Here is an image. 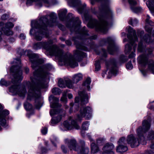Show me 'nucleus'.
Instances as JSON below:
<instances>
[{
  "instance_id": "nucleus-1",
  "label": "nucleus",
  "mask_w": 154,
  "mask_h": 154,
  "mask_svg": "<svg viewBox=\"0 0 154 154\" xmlns=\"http://www.w3.org/2000/svg\"><path fill=\"white\" fill-rule=\"evenodd\" d=\"M17 53L20 56L25 54L29 57L32 63L31 67L33 69L38 68L33 72V75L30 76L32 82L28 81L26 82V85L29 88L27 100L30 101L34 99L36 108L39 109L42 105L40 98V90L45 87V83L48 75L47 70L51 69V66L46 64L40 66V65L44 63V60L38 58V55L33 53L30 50L24 51L23 50L19 49Z\"/></svg>"
},
{
  "instance_id": "nucleus-2",
  "label": "nucleus",
  "mask_w": 154,
  "mask_h": 154,
  "mask_svg": "<svg viewBox=\"0 0 154 154\" xmlns=\"http://www.w3.org/2000/svg\"><path fill=\"white\" fill-rule=\"evenodd\" d=\"M53 43L52 40L47 42L42 41V48L48 52L50 55H54L57 57L59 60L63 62L65 65L74 68L78 66V62L86 56V54L78 50L74 51V57L68 52L64 53L63 51L56 45H51Z\"/></svg>"
},
{
  "instance_id": "nucleus-3",
  "label": "nucleus",
  "mask_w": 154,
  "mask_h": 154,
  "mask_svg": "<svg viewBox=\"0 0 154 154\" xmlns=\"http://www.w3.org/2000/svg\"><path fill=\"white\" fill-rule=\"evenodd\" d=\"M67 12L66 10H64L61 11L59 13V19L62 21H64L66 20H68L70 22H72L73 25L71 27L68 23L66 25V26L70 28V30L71 32H75L79 34L82 37L80 39H83L84 44L87 45L88 42L87 41L88 39L91 40L95 39L96 38L97 36L96 35L88 37V33L87 30L85 29V27L84 26L82 29H80V24L81 22L78 17L75 18L72 16L71 13H69L67 17H66V15ZM75 44L76 45L77 49L87 51H88L87 48L83 45L84 44L79 42L77 41H75Z\"/></svg>"
},
{
  "instance_id": "nucleus-4",
  "label": "nucleus",
  "mask_w": 154,
  "mask_h": 154,
  "mask_svg": "<svg viewBox=\"0 0 154 154\" xmlns=\"http://www.w3.org/2000/svg\"><path fill=\"white\" fill-rule=\"evenodd\" d=\"M103 14H98L95 8L91 9L92 13L96 14L99 19V21L94 19H91L88 25L90 28H95L96 30L103 32H105L107 26L112 21V14L108 5H103L100 8Z\"/></svg>"
},
{
  "instance_id": "nucleus-5",
  "label": "nucleus",
  "mask_w": 154,
  "mask_h": 154,
  "mask_svg": "<svg viewBox=\"0 0 154 154\" xmlns=\"http://www.w3.org/2000/svg\"><path fill=\"white\" fill-rule=\"evenodd\" d=\"M57 18V15L52 13L49 16L47 15L41 17L39 20L35 22V27L38 30L35 34V38L37 40H41L43 35L47 36V27L53 26V23L55 22Z\"/></svg>"
},
{
  "instance_id": "nucleus-6",
  "label": "nucleus",
  "mask_w": 154,
  "mask_h": 154,
  "mask_svg": "<svg viewBox=\"0 0 154 154\" xmlns=\"http://www.w3.org/2000/svg\"><path fill=\"white\" fill-rule=\"evenodd\" d=\"M15 60L18 64L16 66H12L10 69L11 72L13 73L12 75L14 77V79L11 80V82L14 85L9 88V90L10 92L17 93L20 96H23L26 93V88L23 87L20 88L17 84L23 79L22 72L20 69V60L19 58Z\"/></svg>"
},
{
  "instance_id": "nucleus-7",
  "label": "nucleus",
  "mask_w": 154,
  "mask_h": 154,
  "mask_svg": "<svg viewBox=\"0 0 154 154\" xmlns=\"http://www.w3.org/2000/svg\"><path fill=\"white\" fill-rule=\"evenodd\" d=\"M151 126V119L149 118L147 120H144L142 123V126H140L137 130L138 138L134 135L131 134L127 138V143L132 148L137 147L140 144V141L143 144L145 143L146 132L149 129Z\"/></svg>"
},
{
  "instance_id": "nucleus-8",
  "label": "nucleus",
  "mask_w": 154,
  "mask_h": 154,
  "mask_svg": "<svg viewBox=\"0 0 154 154\" xmlns=\"http://www.w3.org/2000/svg\"><path fill=\"white\" fill-rule=\"evenodd\" d=\"M49 100L50 102L51 100H53V103L51 102L50 103L51 108H57L56 109L51 110L50 112L51 116H52L55 114H59L57 116L53 117L51 120V123L53 125H56L61 121L62 117V114L65 115V112L62 109L58 108L61 106V104L58 103L59 101L58 98L52 95H51L49 97Z\"/></svg>"
},
{
  "instance_id": "nucleus-9",
  "label": "nucleus",
  "mask_w": 154,
  "mask_h": 154,
  "mask_svg": "<svg viewBox=\"0 0 154 154\" xmlns=\"http://www.w3.org/2000/svg\"><path fill=\"white\" fill-rule=\"evenodd\" d=\"M128 31L129 33L128 34L127 37L129 40L130 44H127L125 46V52L126 54L129 53L132 49V46H134L133 50L134 52H135L137 45L135 44L134 42L138 41L135 31L131 26H129Z\"/></svg>"
},
{
  "instance_id": "nucleus-10",
  "label": "nucleus",
  "mask_w": 154,
  "mask_h": 154,
  "mask_svg": "<svg viewBox=\"0 0 154 154\" xmlns=\"http://www.w3.org/2000/svg\"><path fill=\"white\" fill-rule=\"evenodd\" d=\"M80 115L78 114L77 115V119L81 120L83 117H85L86 119H88L90 118L92 116V109L91 107L88 106L85 107H81L80 110Z\"/></svg>"
},
{
  "instance_id": "nucleus-11",
  "label": "nucleus",
  "mask_w": 154,
  "mask_h": 154,
  "mask_svg": "<svg viewBox=\"0 0 154 154\" xmlns=\"http://www.w3.org/2000/svg\"><path fill=\"white\" fill-rule=\"evenodd\" d=\"M103 42L109 44L107 50L108 52L110 54H113L118 49V47L116 44L111 38L108 37L105 39Z\"/></svg>"
},
{
  "instance_id": "nucleus-12",
  "label": "nucleus",
  "mask_w": 154,
  "mask_h": 154,
  "mask_svg": "<svg viewBox=\"0 0 154 154\" xmlns=\"http://www.w3.org/2000/svg\"><path fill=\"white\" fill-rule=\"evenodd\" d=\"M106 65L107 69H109L110 71L113 74L115 75L117 72L116 63L114 59L106 62Z\"/></svg>"
},
{
  "instance_id": "nucleus-13",
  "label": "nucleus",
  "mask_w": 154,
  "mask_h": 154,
  "mask_svg": "<svg viewBox=\"0 0 154 154\" xmlns=\"http://www.w3.org/2000/svg\"><path fill=\"white\" fill-rule=\"evenodd\" d=\"M64 141L65 143L67 144L68 147L71 150H73L76 152L78 147L77 142L75 139H66Z\"/></svg>"
},
{
  "instance_id": "nucleus-14",
  "label": "nucleus",
  "mask_w": 154,
  "mask_h": 154,
  "mask_svg": "<svg viewBox=\"0 0 154 154\" xmlns=\"http://www.w3.org/2000/svg\"><path fill=\"white\" fill-rule=\"evenodd\" d=\"M14 25L11 22H8L6 23L5 27H1L2 30L3 31L5 35L7 36L12 35L13 32L10 30V28L13 27Z\"/></svg>"
},
{
  "instance_id": "nucleus-15",
  "label": "nucleus",
  "mask_w": 154,
  "mask_h": 154,
  "mask_svg": "<svg viewBox=\"0 0 154 154\" xmlns=\"http://www.w3.org/2000/svg\"><path fill=\"white\" fill-rule=\"evenodd\" d=\"M78 93L80 97L81 105H83L88 103V97L85 91H80Z\"/></svg>"
},
{
  "instance_id": "nucleus-16",
  "label": "nucleus",
  "mask_w": 154,
  "mask_h": 154,
  "mask_svg": "<svg viewBox=\"0 0 154 154\" xmlns=\"http://www.w3.org/2000/svg\"><path fill=\"white\" fill-rule=\"evenodd\" d=\"M63 124L64 127L69 130H71L73 127L76 129H79L80 128L76 122L74 120L72 121L71 124H70L67 121H64Z\"/></svg>"
},
{
  "instance_id": "nucleus-17",
  "label": "nucleus",
  "mask_w": 154,
  "mask_h": 154,
  "mask_svg": "<svg viewBox=\"0 0 154 154\" xmlns=\"http://www.w3.org/2000/svg\"><path fill=\"white\" fill-rule=\"evenodd\" d=\"M114 148V146L112 143H108L103 146L102 150L104 153H110L114 154V152L112 151Z\"/></svg>"
},
{
  "instance_id": "nucleus-18",
  "label": "nucleus",
  "mask_w": 154,
  "mask_h": 154,
  "mask_svg": "<svg viewBox=\"0 0 154 154\" xmlns=\"http://www.w3.org/2000/svg\"><path fill=\"white\" fill-rule=\"evenodd\" d=\"M9 112L6 110H3L0 114V124L2 126H5L6 123V120L5 117L9 114Z\"/></svg>"
},
{
  "instance_id": "nucleus-19",
  "label": "nucleus",
  "mask_w": 154,
  "mask_h": 154,
  "mask_svg": "<svg viewBox=\"0 0 154 154\" xmlns=\"http://www.w3.org/2000/svg\"><path fill=\"white\" fill-rule=\"evenodd\" d=\"M128 2L131 5V8L132 11L134 13H138L141 12L142 9L140 7H134V6L137 5V2L134 0H128Z\"/></svg>"
},
{
  "instance_id": "nucleus-20",
  "label": "nucleus",
  "mask_w": 154,
  "mask_h": 154,
  "mask_svg": "<svg viewBox=\"0 0 154 154\" xmlns=\"http://www.w3.org/2000/svg\"><path fill=\"white\" fill-rule=\"evenodd\" d=\"M76 152L78 154H88L89 149V148L87 147L83 148L78 147Z\"/></svg>"
},
{
  "instance_id": "nucleus-21",
  "label": "nucleus",
  "mask_w": 154,
  "mask_h": 154,
  "mask_svg": "<svg viewBox=\"0 0 154 154\" xmlns=\"http://www.w3.org/2000/svg\"><path fill=\"white\" fill-rule=\"evenodd\" d=\"M82 75L81 73H79L74 75L72 78V80L73 81V83H77L82 80Z\"/></svg>"
},
{
  "instance_id": "nucleus-22",
  "label": "nucleus",
  "mask_w": 154,
  "mask_h": 154,
  "mask_svg": "<svg viewBox=\"0 0 154 154\" xmlns=\"http://www.w3.org/2000/svg\"><path fill=\"white\" fill-rule=\"evenodd\" d=\"M128 150L127 146L119 144L116 148V151L118 152H124Z\"/></svg>"
},
{
  "instance_id": "nucleus-23",
  "label": "nucleus",
  "mask_w": 154,
  "mask_h": 154,
  "mask_svg": "<svg viewBox=\"0 0 154 154\" xmlns=\"http://www.w3.org/2000/svg\"><path fill=\"white\" fill-rule=\"evenodd\" d=\"M91 152L92 153H95L99 151V148L94 143L91 144Z\"/></svg>"
},
{
  "instance_id": "nucleus-24",
  "label": "nucleus",
  "mask_w": 154,
  "mask_h": 154,
  "mask_svg": "<svg viewBox=\"0 0 154 154\" xmlns=\"http://www.w3.org/2000/svg\"><path fill=\"white\" fill-rule=\"evenodd\" d=\"M65 84L67 87L69 88H73V81L70 79L66 80Z\"/></svg>"
},
{
  "instance_id": "nucleus-25",
  "label": "nucleus",
  "mask_w": 154,
  "mask_h": 154,
  "mask_svg": "<svg viewBox=\"0 0 154 154\" xmlns=\"http://www.w3.org/2000/svg\"><path fill=\"white\" fill-rule=\"evenodd\" d=\"M79 109V106L78 104L74 103L72 106L69 109V112H72L73 111L75 112L78 110Z\"/></svg>"
},
{
  "instance_id": "nucleus-26",
  "label": "nucleus",
  "mask_w": 154,
  "mask_h": 154,
  "mask_svg": "<svg viewBox=\"0 0 154 154\" xmlns=\"http://www.w3.org/2000/svg\"><path fill=\"white\" fill-rule=\"evenodd\" d=\"M91 79L89 78H88L82 84L83 85L86 86L89 91L90 90V86L89 85L91 83Z\"/></svg>"
},
{
  "instance_id": "nucleus-27",
  "label": "nucleus",
  "mask_w": 154,
  "mask_h": 154,
  "mask_svg": "<svg viewBox=\"0 0 154 154\" xmlns=\"http://www.w3.org/2000/svg\"><path fill=\"white\" fill-rule=\"evenodd\" d=\"M143 39L144 41L147 43H149L152 42L150 35H145L143 37Z\"/></svg>"
},
{
  "instance_id": "nucleus-28",
  "label": "nucleus",
  "mask_w": 154,
  "mask_h": 154,
  "mask_svg": "<svg viewBox=\"0 0 154 154\" xmlns=\"http://www.w3.org/2000/svg\"><path fill=\"white\" fill-rule=\"evenodd\" d=\"M51 92L52 94L54 95H59L61 92L60 89L56 87L52 89Z\"/></svg>"
},
{
  "instance_id": "nucleus-29",
  "label": "nucleus",
  "mask_w": 154,
  "mask_h": 154,
  "mask_svg": "<svg viewBox=\"0 0 154 154\" xmlns=\"http://www.w3.org/2000/svg\"><path fill=\"white\" fill-rule=\"evenodd\" d=\"M33 48L36 50L42 48V42L34 43L33 45Z\"/></svg>"
},
{
  "instance_id": "nucleus-30",
  "label": "nucleus",
  "mask_w": 154,
  "mask_h": 154,
  "mask_svg": "<svg viewBox=\"0 0 154 154\" xmlns=\"http://www.w3.org/2000/svg\"><path fill=\"white\" fill-rule=\"evenodd\" d=\"M69 5L71 7H75L77 5V0H67Z\"/></svg>"
},
{
  "instance_id": "nucleus-31",
  "label": "nucleus",
  "mask_w": 154,
  "mask_h": 154,
  "mask_svg": "<svg viewBox=\"0 0 154 154\" xmlns=\"http://www.w3.org/2000/svg\"><path fill=\"white\" fill-rule=\"evenodd\" d=\"M65 80H63L62 79H60L58 82V86L62 88H64L65 87L66 85L65 83Z\"/></svg>"
},
{
  "instance_id": "nucleus-32",
  "label": "nucleus",
  "mask_w": 154,
  "mask_h": 154,
  "mask_svg": "<svg viewBox=\"0 0 154 154\" xmlns=\"http://www.w3.org/2000/svg\"><path fill=\"white\" fill-rule=\"evenodd\" d=\"M101 60H96L95 61V71H98L100 69V61Z\"/></svg>"
},
{
  "instance_id": "nucleus-33",
  "label": "nucleus",
  "mask_w": 154,
  "mask_h": 154,
  "mask_svg": "<svg viewBox=\"0 0 154 154\" xmlns=\"http://www.w3.org/2000/svg\"><path fill=\"white\" fill-rule=\"evenodd\" d=\"M11 84L10 82H7L3 79H2L0 81V85H5L7 86L10 85Z\"/></svg>"
},
{
  "instance_id": "nucleus-34",
  "label": "nucleus",
  "mask_w": 154,
  "mask_h": 154,
  "mask_svg": "<svg viewBox=\"0 0 154 154\" xmlns=\"http://www.w3.org/2000/svg\"><path fill=\"white\" fill-rule=\"evenodd\" d=\"M146 137L147 139L149 140L154 139V131H149Z\"/></svg>"
},
{
  "instance_id": "nucleus-35",
  "label": "nucleus",
  "mask_w": 154,
  "mask_h": 154,
  "mask_svg": "<svg viewBox=\"0 0 154 154\" xmlns=\"http://www.w3.org/2000/svg\"><path fill=\"white\" fill-rule=\"evenodd\" d=\"M145 21L146 25L149 24L151 26H153L154 25V23L150 20V17L148 15H147V18L146 19Z\"/></svg>"
},
{
  "instance_id": "nucleus-36",
  "label": "nucleus",
  "mask_w": 154,
  "mask_h": 154,
  "mask_svg": "<svg viewBox=\"0 0 154 154\" xmlns=\"http://www.w3.org/2000/svg\"><path fill=\"white\" fill-rule=\"evenodd\" d=\"M25 109L27 110H30L32 109V105L27 102H26L24 104Z\"/></svg>"
},
{
  "instance_id": "nucleus-37",
  "label": "nucleus",
  "mask_w": 154,
  "mask_h": 154,
  "mask_svg": "<svg viewBox=\"0 0 154 154\" xmlns=\"http://www.w3.org/2000/svg\"><path fill=\"white\" fill-rule=\"evenodd\" d=\"M89 122L86 121L83 123L82 125V128L83 130H87L88 129L89 125Z\"/></svg>"
},
{
  "instance_id": "nucleus-38",
  "label": "nucleus",
  "mask_w": 154,
  "mask_h": 154,
  "mask_svg": "<svg viewBox=\"0 0 154 154\" xmlns=\"http://www.w3.org/2000/svg\"><path fill=\"white\" fill-rule=\"evenodd\" d=\"M129 23L130 25L134 26H136L138 24V21L136 19H134L133 21L132 19H130L129 21Z\"/></svg>"
},
{
  "instance_id": "nucleus-39",
  "label": "nucleus",
  "mask_w": 154,
  "mask_h": 154,
  "mask_svg": "<svg viewBox=\"0 0 154 154\" xmlns=\"http://www.w3.org/2000/svg\"><path fill=\"white\" fill-rule=\"evenodd\" d=\"M119 59L120 61L122 63L126 62L128 60L127 57L124 55H121L120 56Z\"/></svg>"
},
{
  "instance_id": "nucleus-40",
  "label": "nucleus",
  "mask_w": 154,
  "mask_h": 154,
  "mask_svg": "<svg viewBox=\"0 0 154 154\" xmlns=\"http://www.w3.org/2000/svg\"><path fill=\"white\" fill-rule=\"evenodd\" d=\"M86 5L84 4L81 7L78 9V11L80 13L83 12L86 8Z\"/></svg>"
},
{
  "instance_id": "nucleus-41",
  "label": "nucleus",
  "mask_w": 154,
  "mask_h": 154,
  "mask_svg": "<svg viewBox=\"0 0 154 154\" xmlns=\"http://www.w3.org/2000/svg\"><path fill=\"white\" fill-rule=\"evenodd\" d=\"M138 51L140 52H142L143 51V48L142 46V41H140L138 44Z\"/></svg>"
},
{
  "instance_id": "nucleus-42",
  "label": "nucleus",
  "mask_w": 154,
  "mask_h": 154,
  "mask_svg": "<svg viewBox=\"0 0 154 154\" xmlns=\"http://www.w3.org/2000/svg\"><path fill=\"white\" fill-rule=\"evenodd\" d=\"M104 143V139L103 138H99L97 140V143L99 145H102Z\"/></svg>"
},
{
  "instance_id": "nucleus-43",
  "label": "nucleus",
  "mask_w": 154,
  "mask_h": 154,
  "mask_svg": "<svg viewBox=\"0 0 154 154\" xmlns=\"http://www.w3.org/2000/svg\"><path fill=\"white\" fill-rule=\"evenodd\" d=\"M80 146H78V148H83L84 147H85V142L82 140H80L79 142Z\"/></svg>"
},
{
  "instance_id": "nucleus-44",
  "label": "nucleus",
  "mask_w": 154,
  "mask_h": 154,
  "mask_svg": "<svg viewBox=\"0 0 154 154\" xmlns=\"http://www.w3.org/2000/svg\"><path fill=\"white\" fill-rule=\"evenodd\" d=\"M126 68L129 69H131L133 67L131 61H130L126 65Z\"/></svg>"
},
{
  "instance_id": "nucleus-45",
  "label": "nucleus",
  "mask_w": 154,
  "mask_h": 154,
  "mask_svg": "<svg viewBox=\"0 0 154 154\" xmlns=\"http://www.w3.org/2000/svg\"><path fill=\"white\" fill-rule=\"evenodd\" d=\"M125 140V138L124 137H122L120 138L118 142L119 144L123 145L124 143Z\"/></svg>"
},
{
  "instance_id": "nucleus-46",
  "label": "nucleus",
  "mask_w": 154,
  "mask_h": 154,
  "mask_svg": "<svg viewBox=\"0 0 154 154\" xmlns=\"http://www.w3.org/2000/svg\"><path fill=\"white\" fill-rule=\"evenodd\" d=\"M145 29L147 32L151 33L152 29V28L149 27L148 25H146L145 26Z\"/></svg>"
},
{
  "instance_id": "nucleus-47",
  "label": "nucleus",
  "mask_w": 154,
  "mask_h": 154,
  "mask_svg": "<svg viewBox=\"0 0 154 154\" xmlns=\"http://www.w3.org/2000/svg\"><path fill=\"white\" fill-rule=\"evenodd\" d=\"M61 149L64 153H66L67 152V149L65 146L62 145L61 146Z\"/></svg>"
},
{
  "instance_id": "nucleus-48",
  "label": "nucleus",
  "mask_w": 154,
  "mask_h": 154,
  "mask_svg": "<svg viewBox=\"0 0 154 154\" xmlns=\"http://www.w3.org/2000/svg\"><path fill=\"white\" fill-rule=\"evenodd\" d=\"M58 28L61 30L64 31L65 30V26L60 24H58L57 25Z\"/></svg>"
},
{
  "instance_id": "nucleus-49",
  "label": "nucleus",
  "mask_w": 154,
  "mask_h": 154,
  "mask_svg": "<svg viewBox=\"0 0 154 154\" xmlns=\"http://www.w3.org/2000/svg\"><path fill=\"white\" fill-rule=\"evenodd\" d=\"M41 150L42 152L43 153H46L48 151V149H47L46 148H45L44 147H42L41 148Z\"/></svg>"
},
{
  "instance_id": "nucleus-50",
  "label": "nucleus",
  "mask_w": 154,
  "mask_h": 154,
  "mask_svg": "<svg viewBox=\"0 0 154 154\" xmlns=\"http://www.w3.org/2000/svg\"><path fill=\"white\" fill-rule=\"evenodd\" d=\"M47 129L46 128H45L42 130L41 132L42 134H45L47 132Z\"/></svg>"
},
{
  "instance_id": "nucleus-51",
  "label": "nucleus",
  "mask_w": 154,
  "mask_h": 154,
  "mask_svg": "<svg viewBox=\"0 0 154 154\" xmlns=\"http://www.w3.org/2000/svg\"><path fill=\"white\" fill-rule=\"evenodd\" d=\"M8 18V16L7 15L5 14L3 15L2 17H1V19L2 20H5L6 19H7Z\"/></svg>"
},
{
  "instance_id": "nucleus-52",
  "label": "nucleus",
  "mask_w": 154,
  "mask_h": 154,
  "mask_svg": "<svg viewBox=\"0 0 154 154\" xmlns=\"http://www.w3.org/2000/svg\"><path fill=\"white\" fill-rule=\"evenodd\" d=\"M145 154H154V152L150 150H147L146 151Z\"/></svg>"
},
{
  "instance_id": "nucleus-53",
  "label": "nucleus",
  "mask_w": 154,
  "mask_h": 154,
  "mask_svg": "<svg viewBox=\"0 0 154 154\" xmlns=\"http://www.w3.org/2000/svg\"><path fill=\"white\" fill-rule=\"evenodd\" d=\"M102 51L103 53V56L105 57H106L107 55V54L106 50L104 49H102Z\"/></svg>"
},
{
  "instance_id": "nucleus-54",
  "label": "nucleus",
  "mask_w": 154,
  "mask_h": 154,
  "mask_svg": "<svg viewBox=\"0 0 154 154\" xmlns=\"http://www.w3.org/2000/svg\"><path fill=\"white\" fill-rule=\"evenodd\" d=\"M135 55V54L133 52H132L131 54L129 56V58H133L134 57Z\"/></svg>"
},
{
  "instance_id": "nucleus-55",
  "label": "nucleus",
  "mask_w": 154,
  "mask_h": 154,
  "mask_svg": "<svg viewBox=\"0 0 154 154\" xmlns=\"http://www.w3.org/2000/svg\"><path fill=\"white\" fill-rule=\"evenodd\" d=\"M20 38L21 39H25L26 37L23 34L21 33L20 35Z\"/></svg>"
},
{
  "instance_id": "nucleus-56",
  "label": "nucleus",
  "mask_w": 154,
  "mask_h": 154,
  "mask_svg": "<svg viewBox=\"0 0 154 154\" xmlns=\"http://www.w3.org/2000/svg\"><path fill=\"white\" fill-rule=\"evenodd\" d=\"M79 102V98L78 97H76L75 98V103L78 104V103Z\"/></svg>"
},
{
  "instance_id": "nucleus-57",
  "label": "nucleus",
  "mask_w": 154,
  "mask_h": 154,
  "mask_svg": "<svg viewBox=\"0 0 154 154\" xmlns=\"http://www.w3.org/2000/svg\"><path fill=\"white\" fill-rule=\"evenodd\" d=\"M66 44L68 45H71L72 44L71 42L69 40H66Z\"/></svg>"
},
{
  "instance_id": "nucleus-58",
  "label": "nucleus",
  "mask_w": 154,
  "mask_h": 154,
  "mask_svg": "<svg viewBox=\"0 0 154 154\" xmlns=\"http://www.w3.org/2000/svg\"><path fill=\"white\" fill-rule=\"evenodd\" d=\"M29 69L26 67H25V72L26 74H28L29 73Z\"/></svg>"
},
{
  "instance_id": "nucleus-59",
  "label": "nucleus",
  "mask_w": 154,
  "mask_h": 154,
  "mask_svg": "<svg viewBox=\"0 0 154 154\" xmlns=\"http://www.w3.org/2000/svg\"><path fill=\"white\" fill-rule=\"evenodd\" d=\"M141 72L144 76H145L146 74V71L144 70H141Z\"/></svg>"
},
{
  "instance_id": "nucleus-60",
  "label": "nucleus",
  "mask_w": 154,
  "mask_h": 154,
  "mask_svg": "<svg viewBox=\"0 0 154 154\" xmlns=\"http://www.w3.org/2000/svg\"><path fill=\"white\" fill-rule=\"evenodd\" d=\"M35 0H32V1H31L30 0H27L26 2V4H27L31 3L32 2V1H35Z\"/></svg>"
},
{
  "instance_id": "nucleus-61",
  "label": "nucleus",
  "mask_w": 154,
  "mask_h": 154,
  "mask_svg": "<svg viewBox=\"0 0 154 154\" xmlns=\"http://www.w3.org/2000/svg\"><path fill=\"white\" fill-rule=\"evenodd\" d=\"M66 98L65 97H63L61 98L60 100L63 101H66Z\"/></svg>"
},
{
  "instance_id": "nucleus-62",
  "label": "nucleus",
  "mask_w": 154,
  "mask_h": 154,
  "mask_svg": "<svg viewBox=\"0 0 154 154\" xmlns=\"http://www.w3.org/2000/svg\"><path fill=\"white\" fill-rule=\"evenodd\" d=\"M151 149L154 150V143L152 144L150 146Z\"/></svg>"
},
{
  "instance_id": "nucleus-63",
  "label": "nucleus",
  "mask_w": 154,
  "mask_h": 154,
  "mask_svg": "<svg viewBox=\"0 0 154 154\" xmlns=\"http://www.w3.org/2000/svg\"><path fill=\"white\" fill-rule=\"evenodd\" d=\"M68 96L69 98L70 99H71L72 97V94H68Z\"/></svg>"
},
{
  "instance_id": "nucleus-64",
  "label": "nucleus",
  "mask_w": 154,
  "mask_h": 154,
  "mask_svg": "<svg viewBox=\"0 0 154 154\" xmlns=\"http://www.w3.org/2000/svg\"><path fill=\"white\" fill-rule=\"evenodd\" d=\"M81 134L82 136H84L85 134V132L84 131H82L81 132Z\"/></svg>"
}]
</instances>
